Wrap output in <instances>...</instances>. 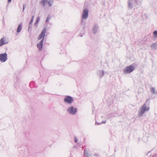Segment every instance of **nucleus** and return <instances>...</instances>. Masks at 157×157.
Returning a JSON list of instances; mask_svg holds the SVG:
<instances>
[{
  "instance_id": "f257e3e1",
  "label": "nucleus",
  "mask_w": 157,
  "mask_h": 157,
  "mask_svg": "<svg viewBox=\"0 0 157 157\" xmlns=\"http://www.w3.org/2000/svg\"><path fill=\"white\" fill-rule=\"evenodd\" d=\"M149 110V107L147 106L146 102L140 109L138 112V115L141 116L146 112Z\"/></svg>"
},
{
  "instance_id": "f03ea898",
  "label": "nucleus",
  "mask_w": 157,
  "mask_h": 157,
  "mask_svg": "<svg viewBox=\"0 0 157 157\" xmlns=\"http://www.w3.org/2000/svg\"><path fill=\"white\" fill-rule=\"evenodd\" d=\"M138 0H128V7L132 9L134 6H136L139 4Z\"/></svg>"
},
{
  "instance_id": "7ed1b4c3",
  "label": "nucleus",
  "mask_w": 157,
  "mask_h": 157,
  "mask_svg": "<svg viewBox=\"0 0 157 157\" xmlns=\"http://www.w3.org/2000/svg\"><path fill=\"white\" fill-rule=\"evenodd\" d=\"M133 65L134 64L128 66L125 68L124 70V73L125 74H127L132 72L135 69V68L133 66Z\"/></svg>"
},
{
  "instance_id": "20e7f679",
  "label": "nucleus",
  "mask_w": 157,
  "mask_h": 157,
  "mask_svg": "<svg viewBox=\"0 0 157 157\" xmlns=\"http://www.w3.org/2000/svg\"><path fill=\"white\" fill-rule=\"evenodd\" d=\"M67 111L70 114L74 115L77 112V109L73 106H70L68 107Z\"/></svg>"
},
{
  "instance_id": "39448f33",
  "label": "nucleus",
  "mask_w": 157,
  "mask_h": 157,
  "mask_svg": "<svg viewBox=\"0 0 157 157\" xmlns=\"http://www.w3.org/2000/svg\"><path fill=\"white\" fill-rule=\"evenodd\" d=\"M89 10L87 9H84L82 16V19H86L88 16Z\"/></svg>"
},
{
  "instance_id": "423d86ee",
  "label": "nucleus",
  "mask_w": 157,
  "mask_h": 157,
  "mask_svg": "<svg viewBox=\"0 0 157 157\" xmlns=\"http://www.w3.org/2000/svg\"><path fill=\"white\" fill-rule=\"evenodd\" d=\"M7 59V54L6 52L0 54V61L1 62H5Z\"/></svg>"
},
{
  "instance_id": "0eeeda50",
  "label": "nucleus",
  "mask_w": 157,
  "mask_h": 157,
  "mask_svg": "<svg viewBox=\"0 0 157 157\" xmlns=\"http://www.w3.org/2000/svg\"><path fill=\"white\" fill-rule=\"evenodd\" d=\"M64 101L69 104H71L73 101V99L72 97L67 96L64 98Z\"/></svg>"
},
{
  "instance_id": "6e6552de",
  "label": "nucleus",
  "mask_w": 157,
  "mask_h": 157,
  "mask_svg": "<svg viewBox=\"0 0 157 157\" xmlns=\"http://www.w3.org/2000/svg\"><path fill=\"white\" fill-rule=\"evenodd\" d=\"M46 32V28H45L42 31L41 33L39 36L38 39V40H40L42 38H44V37L45 35V33Z\"/></svg>"
},
{
  "instance_id": "1a4fd4ad",
  "label": "nucleus",
  "mask_w": 157,
  "mask_h": 157,
  "mask_svg": "<svg viewBox=\"0 0 157 157\" xmlns=\"http://www.w3.org/2000/svg\"><path fill=\"white\" fill-rule=\"evenodd\" d=\"M44 41V38L42 39L40 42L37 44V47L39 48V51H41L42 50L43 47V41Z\"/></svg>"
},
{
  "instance_id": "9d476101",
  "label": "nucleus",
  "mask_w": 157,
  "mask_h": 157,
  "mask_svg": "<svg viewBox=\"0 0 157 157\" xmlns=\"http://www.w3.org/2000/svg\"><path fill=\"white\" fill-rule=\"evenodd\" d=\"M98 26L97 24H95L93 28V32L94 34H95L98 31Z\"/></svg>"
},
{
  "instance_id": "9b49d317",
  "label": "nucleus",
  "mask_w": 157,
  "mask_h": 157,
  "mask_svg": "<svg viewBox=\"0 0 157 157\" xmlns=\"http://www.w3.org/2000/svg\"><path fill=\"white\" fill-rule=\"evenodd\" d=\"M97 74L100 78H101L104 75V71H103L99 70L97 71Z\"/></svg>"
},
{
  "instance_id": "f8f14e48",
  "label": "nucleus",
  "mask_w": 157,
  "mask_h": 157,
  "mask_svg": "<svg viewBox=\"0 0 157 157\" xmlns=\"http://www.w3.org/2000/svg\"><path fill=\"white\" fill-rule=\"evenodd\" d=\"M8 42H6L5 41V39L4 37L2 38L0 40V46H2L4 44H7Z\"/></svg>"
},
{
  "instance_id": "ddd939ff",
  "label": "nucleus",
  "mask_w": 157,
  "mask_h": 157,
  "mask_svg": "<svg viewBox=\"0 0 157 157\" xmlns=\"http://www.w3.org/2000/svg\"><path fill=\"white\" fill-rule=\"evenodd\" d=\"M22 24L21 23L19 24V25H18V26L17 27V33H19L20 32L22 29Z\"/></svg>"
},
{
  "instance_id": "4468645a",
  "label": "nucleus",
  "mask_w": 157,
  "mask_h": 157,
  "mask_svg": "<svg viewBox=\"0 0 157 157\" xmlns=\"http://www.w3.org/2000/svg\"><path fill=\"white\" fill-rule=\"evenodd\" d=\"M47 2H48L47 0H41L40 3L44 7L45 6V4Z\"/></svg>"
},
{
  "instance_id": "2eb2a0df",
  "label": "nucleus",
  "mask_w": 157,
  "mask_h": 157,
  "mask_svg": "<svg viewBox=\"0 0 157 157\" xmlns=\"http://www.w3.org/2000/svg\"><path fill=\"white\" fill-rule=\"evenodd\" d=\"M151 47L152 49H157V44L154 43L153 44H152Z\"/></svg>"
},
{
  "instance_id": "dca6fc26",
  "label": "nucleus",
  "mask_w": 157,
  "mask_h": 157,
  "mask_svg": "<svg viewBox=\"0 0 157 157\" xmlns=\"http://www.w3.org/2000/svg\"><path fill=\"white\" fill-rule=\"evenodd\" d=\"M40 18L39 17H37L36 20L34 23V26H36L37 25L39 22V21L40 20Z\"/></svg>"
},
{
  "instance_id": "f3484780",
  "label": "nucleus",
  "mask_w": 157,
  "mask_h": 157,
  "mask_svg": "<svg viewBox=\"0 0 157 157\" xmlns=\"http://www.w3.org/2000/svg\"><path fill=\"white\" fill-rule=\"evenodd\" d=\"M48 4L49 6H51L52 5V3L53 2V0H48Z\"/></svg>"
},
{
  "instance_id": "a211bd4d",
  "label": "nucleus",
  "mask_w": 157,
  "mask_h": 157,
  "mask_svg": "<svg viewBox=\"0 0 157 157\" xmlns=\"http://www.w3.org/2000/svg\"><path fill=\"white\" fill-rule=\"evenodd\" d=\"M84 154L86 155V156L87 157L89 156V153H88V151L86 150H84Z\"/></svg>"
},
{
  "instance_id": "6ab92c4d",
  "label": "nucleus",
  "mask_w": 157,
  "mask_h": 157,
  "mask_svg": "<svg viewBox=\"0 0 157 157\" xmlns=\"http://www.w3.org/2000/svg\"><path fill=\"white\" fill-rule=\"evenodd\" d=\"M151 91L152 94H153L155 93V89L154 88L151 87Z\"/></svg>"
},
{
  "instance_id": "aec40b11",
  "label": "nucleus",
  "mask_w": 157,
  "mask_h": 157,
  "mask_svg": "<svg viewBox=\"0 0 157 157\" xmlns=\"http://www.w3.org/2000/svg\"><path fill=\"white\" fill-rule=\"evenodd\" d=\"M153 34H154V36L155 37H157V31H155L153 32Z\"/></svg>"
},
{
  "instance_id": "412c9836",
  "label": "nucleus",
  "mask_w": 157,
  "mask_h": 157,
  "mask_svg": "<svg viewBox=\"0 0 157 157\" xmlns=\"http://www.w3.org/2000/svg\"><path fill=\"white\" fill-rule=\"evenodd\" d=\"M147 138L146 136L144 137L143 139L144 141V142H147Z\"/></svg>"
},
{
  "instance_id": "4be33fe9",
  "label": "nucleus",
  "mask_w": 157,
  "mask_h": 157,
  "mask_svg": "<svg viewBox=\"0 0 157 157\" xmlns=\"http://www.w3.org/2000/svg\"><path fill=\"white\" fill-rule=\"evenodd\" d=\"M50 18H51L50 17H49L48 16V17L46 19V22H48L49 21V20L50 19Z\"/></svg>"
},
{
  "instance_id": "5701e85b",
  "label": "nucleus",
  "mask_w": 157,
  "mask_h": 157,
  "mask_svg": "<svg viewBox=\"0 0 157 157\" xmlns=\"http://www.w3.org/2000/svg\"><path fill=\"white\" fill-rule=\"evenodd\" d=\"M33 19H31V20L30 21L29 24H30V25H32V23L33 22Z\"/></svg>"
},
{
  "instance_id": "b1692460",
  "label": "nucleus",
  "mask_w": 157,
  "mask_h": 157,
  "mask_svg": "<svg viewBox=\"0 0 157 157\" xmlns=\"http://www.w3.org/2000/svg\"><path fill=\"white\" fill-rule=\"evenodd\" d=\"M77 141H78L77 139V138L76 137H75V139H74L75 142V143H76V142H77Z\"/></svg>"
},
{
  "instance_id": "393cba45",
  "label": "nucleus",
  "mask_w": 157,
  "mask_h": 157,
  "mask_svg": "<svg viewBox=\"0 0 157 157\" xmlns=\"http://www.w3.org/2000/svg\"><path fill=\"white\" fill-rule=\"evenodd\" d=\"M32 25H30V24H29V30L30 28H31L32 27Z\"/></svg>"
},
{
  "instance_id": "a878e982",
  "label": "nucleus",
  "mask_w": 157,
  "mask_h": 157,
  "mask_svg": "<svg viewBox=\"0 0 157 157\" xmlns=\"http://www.w3.org/2000/svg\"><path fill=\"white\" fill-rule=\"evenodd\" d=\"M94 155L96 156H99V155L98 154H95Z\"/></svg>"
},
{
  "instance_id": "bb28decb",
  "label": "nucleus",
  "mask_w": 157,
  "mask_h": 157,
  "mask_svg": "<svg viewBox=\"0 0 157 157\" xmlns=\"http://www.w3.org/2000/svg\"><path fill=\"white\" fill-rule=\"evenodd\" d=\"M95 124H98H98H102V123H98V122H95Z\"/></svg>"
},
{
  "instance_id": "cd10ccee",
  "label": "nucleus",
  "mask_w": 157,
  "mask_h": 157,
  "mask_svg": "<svg viewBox=\"0 0 157 157\" xmlns=\"http://www.w3.org/2000/svg\"><path fill=\"white\" fill-rule=\"evenodd\" d=\"M106 122V121H102V123H104V124H105V123Z\"/></svg>"
},
{
  "instance_id": "c85d7f7f",
  "label": "nucleus",
  "mask_w": 157,
  "mask_h": 157,
  "mask_svg": "<svg viewBox=\"0 0 157 157\" xmlns=\"http://www.w3.org/2000/svg\"><path fill=\"white\" fill-rule=\"evenodd\" d=\"M25 7H24V5L23 6V11H24V10H25Z\"/></svg>"
},
{
  "instance_id": "c756f323",
  "label": "nucleus",
  "mask_w": 157,
  "mask_h": 157,
  "mask_svg": "<svg viewBox=\"0 0 157 157\" xmlns=\"http://www.w3.org/2000/svg\"><path fill=\"white\" fill-rule=\"evenodd\" d=\"M152 157H157V155H154Z\"/></svg>"
},
{
  "instance_id": "7c9ffc66",
  "label": "nucleus",
  "mask_w": 157,
  "mask_h": 157,
  "mask_svg": "<svg viewBox=\"0 0 157 157\" xmlns=\"http://www.w3.org/2000/svg\"><path fill=\"white\" fill-rule=\"evenodd\" d=\"M34 16H33L32 17V18H31V19H33H33H34Z\"/></svg>"
},
{
  "instance_id": "2f4dec72",
  "label": "nucleus",
  "mask_w": 157,
  "mask_h": 157,
  "mask_svg": "<svg viewBox=\"0 0 157 157\" xmlns=\"http://www.w3.org/2000/svg\"><path fill=\"white\" fill-rule=\"evenodd\" d=\"M12 0H8V1L9 2H10Z\"/></svg>"
}]
</instances>
